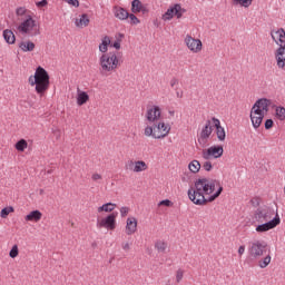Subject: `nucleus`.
<instances>
[{
	"mask_svg": "<svg viewBox=\"0 0 285 285\" xmlns=\"http://www.w3.org/2000/svg\"><path fill=\"white\" fill-rule=\"evenodd\" d=\"M185 43L187 46V48H189L191 50V52H199L202 50V40L199 39H195L190 36H187L185 38Z\"/></svg>",
	"mask_w": 285,
	"mask_h": 285,
	"instance_id": "nucleus-15",
	"label": "nucleus"
},
{
	"mask_svg": "<svg viewBox=\"0 0 285 285\" xmlns=\"http://www.w3.org/2000/svg\"><path fill=\"white\" fill-rule=\"evenodd\" d=\"M110 45V37L105 36L99 45V51L106 55L108 52V46Z\"/></svg>",
	"mask_w": 285,
	"mask_h": 285,
	"instance_id": "nucleus-27",
	"label": "nucleus"
},
{
	"mask_svg": "<svg viewBox=\"0 0 285 285\" xmlns=\"http://www.w3.org/2000/svg\"><path fill=\"white\" fill-rule=\"evenodd\" d=\"M112 48H115L116 50H120L121 49V39H117L112 45Z\"/></svg>",
	"mask_w": 285,
	"mask_h": 285,
	"instance_id": "nucleus-47",
	"label": "nucleus"
},
{
	"mask_svg": "<svg viewBox=\"0 0 285 285\" xmlns=\"http://www.w3.org/2000/svg\"><path fill=\"white\" fill-rule=\"evenodd\" d=\"M215 186H219V180L213 178H198L194 183V187H190L187 195L196 206H206L210 200L206 198V195H213L215 193Z\"/></svg>",
	"mask_w": 285,
	"mask_h": 285,
	"instance_id": "nucleus-1",
	"label": "nucleus"
},
{
	"mask_svg": "<svg viewBox=\"0 0 285 285\" xmlns=\"http://www.w3.org/2000/svg\"><path fill=\"white\" fill-rule=\"evenodd\" d=\"M155 248L158 250V253H166V248H168V244L164 240H157L155 243Z\"/></svg>",
	"mask_w": 285,
	"mask_h": 285,
	"instance_id": "nucleus-33",
	"label": "nucleus"
},
{
	"mask_svg": "<svg viewBox=\"0 0 285 285\" xmlns=\"http://www.w3.org/2000/svg\"><path fill=\"white\" fill-rule=\"evenodd\" d=\"M10 213H14V207H12V206L4 207V208H2V210L0 213V217H2V219H6V217H8V215H10Z\"/></svg>",
	"mask_w": 285,
	"mask_h": 285,
	"instance_id": "nucleus-37",
	"label": "nucleus"
},
{
	"mask_svg": "<svg viewBox=\"0 0 285 285\" xmlns=\"http://www.w3.org/2000/svg\"><path fill=\"white\" fill-rule=\"evenodd\" d=\"M124 250H130V244L126 243L122 245Z\"/></svg>",
	"mask_w": 285,
	"mask_h": 285,
	"instance_id": "nucleus-54",
	"label": "nucleus"
},
{
	"mask_svg": "<svg viewBox=\"0 0 285 285\" xmlns=\"http://www.w3.org/2000/svg\"><path fill=\"white\" fill-rule=\"evenodd\" d=\"M135 233H137V218H127L126 234L135 235Z\"/></svg>",
	"mask_w": 285,
	"mask_h": 285,
	"instance_id": "nucleus-21",
	"label": "nucleus"
},
{
	"mask_svg": "<svg viewBox=\"0 0 285 285\" xmlns=\"http://www.w3.org/2000/svg\"><path fill=\"white\" fill-rule=\"evenodd\" d=\"M127 168L134 170V173H144V170H148V165L144 160H137L136 163L129 160Z\"/></svg>",
	"mask_w": 285,
	"mask_h": 285,
	"instance_id": "nucleus-16",
	"label": "nucleus"
},
{
	"mask_svg": "<svg viewBox=\"0 0 285 285\" xmlns=\"http://www.w3.org/2000/svg\"><path fill=\"white\" fill-rule=\"evenodd\" d=\"M155 135H157V129H155V125L154 126H147L145 128V136L146 137H153L155 139Z\"/></svg>",
	"mask_w": 285,
	"mask_h": 285,
	"instance_id": "nucleus-35",
	"label": "nucleus"
},
{
	"mask_svg": "<svg viewBox=\"0 0 285 285\" xmlns=\"http://www.w3.org/2000/svg\"><path fill=\"white\" fill-rule=\"evenodd\" d=\"M14 148L19 153H23V150H26V148H28V141L26 139H20L16 142Z\"/></svg>",
	"mask_w": 285,
	"mask_h": 285,
	"instance_id": "nucleus-32",
	"label": "nucleus"
},
{
	"mask_svg": "<svg viewBox=\"0 0 285 285\" xmlns=\"http://www.w3.org/2000/svg\"><path fill=\"white\" fill-rule=\"evenodd\" d=\"M128 213H130V208L129 207H121L120 208V215L121 217H127Z\"/></svg>",
	"mask_w": 285,
	"mask_h": 285,
	"instance_id": "nucleus-45",
	"label": "nucleus"
},
{
	"mask_svg": "<svg viewBox=\"0 0 285 285\" xmlns=\"http://www.w3.org/2000/svg\"><path fill=\"white\" fill-rule=\"evenodd\" d=\"M88 23H90V18H88L87 13H82L80 19H76L77 28H86L88 27Z\"/></svg>",
	"mask_w": 285,
	"mask_h": 285,
	"instance_id": "nucleus-25",
	"label": "nucleus"
},
{
	"mask_svg": "<svg viewBox=\"0 0 285 285\" xmlns=\"http://www.w3.org/2000/svg\"><path fill=\"white\" fill-rule=\"evenodd\" d=\"M154 130H156V135L154 134L155 139H164L170 132V128L165 122L154 124Z\"/></svg>",
	"mask_w": 285,
	"mask_h": 285,
	"instance_id": "nucleus-13",
	"label": "nucleus"
},
{
	"mask_svg": "<svg viewBox=\"0 0 285 285\" xmlns=\"http://www.w3.org/2000/svg\"><path fill=\"white\" fill-rule=\"evenodd\" d=\"M236 6H242L243 8H250L253 6V0H234Z\"/></svg>",
	"mask_w": 285,
	"mask_h": 285,
	"instance_id": "nucleus-36",
	"label": "nucleus"
},
{
	"mask_svg": "<svg viewBox=\"0 0 285 285\" xmlns=\"http://www.w3.org/2000/svg\"><path fill=\"white\" fill-rule=\"evenodd\" d=\"M16 14H17L18 17H23V14H26V8L19 7V8L16 10Z\"/></svg>",
	"mask_w": 285,
	"mask_h": 285,
	"instance_id": "nucleus-46",
	"label": "nucleus"
},
{
	"mask_svg": "<svg viewBox=\"0 0 285 285\" xmlns=\"http://www.w3.org/2000/svg\"><path fill=\"white\" fill-rule=\"evenodd\" d=\"M37 8H46L48 6V0H41L36 3Z\"/></svg>",
	"mask_w": 285,
	"mask_h": 285,
	"instance_id": "nucleus-50",
	"label": "nucleus"
},
{
	"mask_svg": "<svg viewBox=\"0 0 285 285\" xmlns=\"http://www.w3.org/2000/svg\"><path fill=\"white\" fill-rule=\"evenodd\" d=\"M218 187V189L215 191V194L210 195L207 198V202L213 203L215 202V199H217V197H219V195H222V193H224V187L222 186V183H219V185H216Z\"/></svg>",
	"mask_w": 285,
	"mask_h": 285,
	"instance_id": "nucleus-31",
	"label": "nucleus"
},
{
	"mask_svg": "<svg viewBox=\"0 0 285 285\" xmlns=\"http://www.w3.org/2000/svg\"><path fill=\"white\" fill-rule=\"evenodd\" d=\"M95 246H97V244H96V243H94V244H92V247H95Z\"/></svg>",
	"mask_w": 285,
	"mask_h": 285,
	"instance_id": "nucleus-59",
	"label": "nucleus"
},
{
	"mask_svg": "<svg viewBox=\"0 0 285 285\" xmlns=\"http://www.w3.org/2000/svg\"><path fill=\"white\" fill-rule=\"evenodd\" d=\"M119 38H120V39H124V33H119Z\"/></svg>",
	"mask_w": 285,
	"mask_h": 285,
	"instance_id": "nucleus-58",
	"label": "nucleus"
},
{
	"mask_svg": "<svg viewBox=\"0 0 285 285\" xmlns=\"http://www.w3.org/2000/svg\"><path fill=\"white\" fill-rule=\"evenodd\" d=\"M210 120H206L205 126L203 127L200 131V136L198 138L199 144H206L208 141L210 135H213V126Z\"/></svg>",
	"mask_w": 285,
	"mask_h": 285,
	"instance_id": "nucleus-14",
	"label": "nucleus"
},
{
	"mask_svg": "<svg viewBox=\"0 0 285 285\" xmlns=\"http://www.w3.org/2000/svg\"><path fill=\"white\" fill-rule=\"evenodd\" d=\"M212 121L214 124V128H216V135L218 141H226V130L224 127H222V122L216 117L212 118Z\"/></svg>",
	"mask_w": 285,
	"mask_h": 285,
	"instance_id": "nucleus-17",
	"label": "nucleus"
},
{
	"mask_svg": "<svg viewBox=\"0 0 285 285\" xmlns=\"http://www.w3.org/2000/svg\"><path fill=\"white\" fill-rule=\"evenodd\" d=\"M18 48H20L22 52H32V50L36 48V45L32 41H21L19 42Z\"/></svg>",
	"mask_w": 285,
	"mask_h": 285,
	"instance_id": "nucleus-23",
	"label": "nucleus"
},
{
	"mask_svg": "<svg viewBox=\"0 0 285 285\" xmlns=\"http://www.w3.org/2000/svg\"><path fill=\"white\" fill-rule=\"evenodd\" d=\"M30 86H36V92L43 97L50 88V75L41 66L37 67L33 76L29 77Z\"/></svg>",
	"mask_w": 285,
	"mask_h": 285,
	"instance_id": "nucleus-2",
	"label": "nucleus"
},
{
	"mask_svg": "<svg viewBox=\"0 0 285 285\" xmlns=\"http://www.w3.org/2000/svg\"><path fill=\"white\" fill-rule=\"evenodd\" d=\"M224 155V146L222 145H214L209 147L206 151H203V157L205 159H210L212 157L214 159H219V157H223Z\"/></svg>",
	"mask_w": 285,
	"mask_h": 285,
	"instance_id": "nucleus-12",
	"label": "nucleus"
},
{
	"mask_svg": "<svg viewBox=\"0 0 285 285\" xmlns=\"http://www.w3.org/2000/svg\"><path fill=\"white\" fill-rule=\"evenodd\" d=\"M140 12H142V14H146L148 12V9H146V7L142 6V10Z\"/></svg>",
	"mask_w": 285,
	"mask_h": 285,
	"instance_id": "nucleus-56",
	"label": "nucleus"
},
{
	"mask_svg": "<svg viewBox=\"0 0 285 285\" xmlns=\"http://www.w3.org/2000/svg\"><path fill=\"white\" fill-rule=\"evenodd\" d=\"M250 204L254 208H258L261 202H259V197H254L250 199Z\"/></svg>",
	"mask_w": 285,
	"mask_h": 285,
	"instance_id": "nucleus-44",
	"label": "nucleus"
},
{
	"mask_svg": "<svg viewBox=\"0 0 285 285\" xmlns=\"http://www.w3.org/2000/svg\"><path fill=\"white\" fill-rule=\"evenodd\" d=\"M117 215L119 213L112 212L101 220H97V227L98 228H107V230H115L117 228Z\"/></svg>",
	"mask_w": 285,
	"mask_h": 285,
	"instance_id": "nucleus-7",
	"label": "nucleus"
},
{
	"mask_svg": "<svg viewBox=\"0 0 285 285\" xmlns=\"http://www.w3.org/2000/svg\"><path fill=\"white\" fill-rule=\"evenodd\" d=\"M117 205L112 203H106L102 206L98 207V213H112Z\"/></svg>",
	"mask_w": 285,
	"mask_h": 285,
	"instance_id": "nucleus-28",
	"label": "nucleus"
},
{
	"mask_svg": "<svg viewBox=\"0 0 285 285\" xmlns=\"http://www.w3.org/2000/svg\"><path fill=\"white\" fill-rule=\"evenodd\" d=\"M275 114H276L277 119H279V121L285 120V108L284 107H282V106L276 107Z\"/></svg>",
	"mask_w": 285,
	"mask_h": 285,
	"instance_id": "nucleus-34",
	"label": "nucleus"
},
{
	"mask_svg": "<svg viewBox=\"0 0 285 285\" xmlns=\"http://www.w3.org/2000/svg\"><path fill=\"white\" fill-rule=\"evenodd\" d=\"M19 256V247L17 245H13L10 253H9V257H11V259H14V257Z\"/></svg>",
	"mask_w": 285,
	"mask_h": 285,
	"instance_id": "nucleus-40",
	"label": "nucleus"
},
{
	"mask_svg": "<svg viewBox=\"0 0 285 285\" xmlns=\"http://www.w3.org/2000/svg\"><path fill=\"white\" fill-rule=\"evenodd\" d=\"M186 12V9L181 8V4L177 3L170 7L165 14H163L164 21H170L173 17H177V19H181Z\"/></svg>",
	"mask_w": 285,
	"mask_h": 285,
	"instance_id": "nucleus-10",
	"label": "nucleus"
},
{
	"mask_svg": "<svg viewBox=\"0 0 285 285\" xmlns=\"http://www.w3.org/2000/svg\"><path fill=\"white\" fill-rule=\"evenodd\" d=\"M128 19L131 26H137L141 23V21L139 20V18H137V16H135V13H129Z\"/></svg>",
	"mask_w": 285,
	"mask_h": 285,
	"instance_id": "nucleus-38",
	"label": "nucleus"
},
{
	"mask_svg": "<svg viewBox=\"0 0 285 285\" xmlns=\"http://www.w3.org/2000/svg\"><path fill=\"white\" fill-rule=\"evenodd\" d=\"M41 217H43V214L39 212V209L32 210L29 213L24 219L26 222H41Z\"/></svg>",
	"mask_w": 285,
	"mask_h": 285,
	"instance_id": "nucleus-22",
	"label": "nucleus"
},
{
	"mask_svg": "<svg viewBox=\"0 0 285 285\" xmlns=\"http://www.w3.org/2000/svg\"><path fill=\"white\" fill-rule=\"evenodd\" d=\"M89 100H90V96H88V92L86 91H80L77 96V104L79 106H83L88 104Z\"/></svg>",
	"mask_w": 285,
	"mask_h": 285,
	"instance_id": "nucleus-26",
	"label": "nucleus"
},
{
	"mask_svg": "<svg viewBox=\"0 0 285 285\" xmlns=\"http://www.w3.org/2000/svg\"><path fill=\"white\" fill-rule=\"evenodd\" d=\"M2 37L9 46H14V43H17V36H14V32L10 29L3 30Z\"/></svg>",
	"mask_w": 285,
	"mask_h": 285,
	"instance_id": "nucleus-20",
	"label": "nucleus"
},
{
	"mask_svg": "<svg viewBox=\"0 0 285 285\" xmlns=\"http://www.w3.org/2000/svg\"><path fill=\"white\" fill-rule=\"evenodd\" d=\"M245 252H246V246L240 245L238 248V255H244Z\"/></svg>",
	"mask_w": 285,
	"mask_h": 285,
	"instance_id": "nucleus-53",
	"label": "nucleus"
},
{
	"mask_svg": "<svg viewBox=\"0 0 285 285\" xmlns=\"http://www.w3.org/2000/svg\"><path fill=\"white\" fill-rule=\"evenodd\" d=\"M181 279H184V272L181 269H178L177 271V274H176V282H181Z\"/></svg>",
	"mask_w": 285,
	"mask_h": 285,
	"instance_id": "nucleus-48",
	"label": "nucleus"
},
{
	"mask_svg": "<svg viewBox=\"0 0 285 285\" xmlns=\"http://www.w3.org/2000/svg\"><path fill=\"white\" fill-rule=\"evenodd\" d=\"M273 126H275V121H273V119L269 118L265 121V130H271Z\"/></svg>",
	"mask_w": 285,
	"mask_h": 285,
	"instance_id": "nucleus-41",
	"label": "nucleus"
},
{
	"mask_svg": "<svg viewBox=\"0 0 285 285\" xmlns=\"http://www.w3.org/2000/svg\"><path fill=\"white\" fill-rule=\"evenodd\" d=\"M203 168H204V170H206L207 173H210V170H213V163H210V161H205V163L203 164Z\"/></svg>",
	"mask_w": 285,
	"mask_h": 285,
	"instance_id": "nucleus-42",
	"label": "nucleus"
},
{
	"mask_svg": "<svg viewBox=\"0 0 285 285\" xmlns=\"http://www.w3.org/2000/svg\"><path fill=\"white\" fill-rule=\"evenodd\" d=\"M147 121L150 124L158 121V119L161 117V109L159 106H154L153 108H149L147 110Z\"/></svg>",
	"mask_w": 285,
	"mask_h": 285,
	"instance_id": "nucleus-18",
	"label": "nucleus"
},
{
	"mask_svg": "<svg viewBox=\"0 0 285 285\" xmlns=\"http://www.w3.org/2000/svg\"><path fill=\"white\" fill-rule=\"evenodd\" d=\"M268 264H271V255H267L265 258H263L258 262L259 268H266V266H268Z\"/></svg>",
	"mask_w": 285,
	"mask_h": 285,
	"instance_id": "nucleus-39",
	"label": "nucleus"
},
{
	"mask_svg": "<svg viewBox=\"0 0 285 285\" xmlns=\"http://www.w3.org/2000/svg\"><path fill=\"white\" fill-rule=\"evenodd\" d=\"M91 179H92L94 181H99V179H101V175H100V174H94V175L91 176Z\"/></svg>",
	"mask_w": 285,
	"mask_h": 285,
	"instance_id": "nucleus-52",
	"label": "nucleus"
},
{
	"mask_svg": "<svg viewBox=\"0 0 285 285\" xmlns=\"http://www.w3.org/2000/svg\"><path fill=\"white\" fill-rule=\"evenodd\" d=\"M188 168L190 173H194V175H196V173H199V170H202V164L199 163V160H191L188 165Z\"/></svg>",
	"mask_w": 285,
	"mask_h": 285,
	"instance_id": "nucleus-29",
	"label": "nucleus"
},
{
	"mask_svg": "<svg viewBox=\"0 0 285 285\" xmlns=\"http://www.w3.org/2000/svg\"><path fill=\"white\" fill-rule=\"evenodd\" d=\"M277 215V212L271 207H259L254 212V219L258 224L266 222H273V216Z\"/></svg>",
	"mask_w": 285,
	"mask_h": 285,
	"instance_id": "nucleus-6",
	"label": "nucleus"
},
{
	"mask_svg": "<svg viewBox=\"0 0 285 285\" xmlns=\"http://www.w3.org/2000/svg\"><path fill=\"white\" fill-rule=\"evenodd\" d=\"M112 12L114 17H116V19H119V21H126V19L130 17V13L128 12V10L124 9V7L115 6Z\"/></svg>",
	"mask_w": 285,
	"mask_h": 285,
	"instance_id": "nucleus-19",
	"label": "nucleus"
},
{
	"mask_svg": "<svg viewBox=\"0 0 285 285\" xmlns=\"http://www.w3.org/2000/svg\"><path fill=\"white\" fill-rule=\"evenodd\" d=\"M271 104V99L261 98L254 104L252 112H254V115H264V112H268Z\"/></svg>",
	"mask_w": 285,
	"mask_h": 285,
	"instance_id": "nucleus-11",
	"label": "nucleus"
},
{
	"mask_svg": "<svg viewBox=\"0 0 285 285\" xmlns=\"http://www.w3.org/2000/svg\"><path fill=\"white\" fill-rule=\"evenodd\" d=\"M158 206H166L167 208H170V206H173V203L170 202V199H164L158 203Z\"/></svg>",
	"mask_w": 285,
	"mask_h": 285,
	"instance_id": "nucleus-43",
	"label": "nucleus"
},
{
	"mask_svg": "<svg viewBox=\"0 0 285 285\" xmlns=\"http://www.w3.org/2000/svg\"><path fill=\"white\" fill-rule=\"evenodd\" d=\"M142 6H144V4L141 3L140 0H134V1L131 2V12H132L134 14H137V13L141 12Z\"/></svg>",
	"mask_w": 285,
	"mask_h": 285,
	"instance_id": "nucleus-30",
	"label": "nucleus"
},
{
	"mask_svg": "<svg viewBox=\"0 0 285 285\" xmlns=\"http://www.w3.org/2000/svg\"><path fill=\"white\" fill-rule=\"evenodd\" d=\"M178 85H179V79L173 78V79L170 80V87H171V88H175V86H178Z\"/></svg>",
	"mask_w": 285,
	"mask_h": 285,
	"instance_id": "nucleus-51",
	"label": "nucleus"
},
{
	"mask_svg": "<svg viewBox=\"0 0 285 285\" xmlns=\"http://www.w3.org/2000/svg\"><path fill=\"white\" fill-rule=\"evenodd\" d=\"M18 30L22 35H30V37L41 35V31L37 28V22L32 19V16H28V18L19 24Z\"/></svg>",
	"mask_w": 285,
	"mask_h": 285,
	"instance_id": "nucleus-5",
	"label": "nucleus"
},
{
	"mask_svg": "<svg viewBox=\"0 0 285 285\" xmlns=\"http://www.w3.org/2000/svg\"><path fill=\"white\" fill-rule=\"evenodd\" d=\"M176 97H177L178 99H181V97H184V92L179 94V91H177V92H176Z\"/></svg>",
	"mask_w": 285,
	"mask_h": 285,
	"instance_id": "nucleus-55",
	"label": "nucleus"
},
{
	"mask_svg": "<svg viewBox=\"0 0 285 285\" xmlns=\"http://www.w3.org/2000/svg\"><path fill=\"white\" fill-rule=\"evenodd\" d=\"M100 72H112V70H117L121 62H119V56L117 52L102 53L99 59Z\"/></svg>",
	"mask_w": 285,
	"mask_h": 285,
	"instance_id": "nucleus-4",
	"label": "nucleus"
},
{
	"mask_svg": "<svg viewBox=\"0 0 285 285\" xmlns=\"http://www.w3.org/2000/svg\"><path fill=\"white\" fill-rule=\"evenodd\" d=\"M69 6H73V8H79V0H65Z\"/></svg>",
	"mask_w": 285,
	"mask_h": 285,
	"instance_id": "nucleus-49",
	"label": "nucleus"
},
{
	"mask_svg": "<svg viewBox=\"0 0 285 285\" xmlns=\"http://www.w3.org/2000/svg\"><path fill=\"white\" fill-rule=\"evenodd\" d=\"M266 246H268V244H266L265 242L262 243L259 240H256L252 243L248 248L250 257H253L254 259L262 257L264 253H266Z\"/></svg>",
	"mask_w": 285,
	"mask_h": 285,
	"instance_id": "nucleus-9",
	"label": "nucleus"
},
{
	"mask_svg": "<svg viewBox=\"0 0 285 285\" xmlns=\"http://www.w3.org/2000/svg\"><path fill=\"white\" fill-rule=\"evenodd\" d=\"M282 224V218H279V214L277 213L273 217L272 220H268L266 223H259L258 226H256V233H268V230H273V228H277Z\"/></svg>",
	"mask_w": 285,
	"mask_h": 285,
	"instance_id": "nucleus-8",
	"label": "nucleus"
},
{
	"mask_svg": "<svg viewBox=\"0 0 285 285\" xmlns=\"http://www.w3.org/2000/svg\"><path fill=\"white\" fill-rule=\"evenodd\" d=\"M271 37L273 41H275L276 46H278L277 50L275 51V59L278 68L284 70L285 68V41H284V33H282V28L273 29L271 31Z\"/></svg>",
	"mask_w": 285,
	"mask_h": 285,
	"instance_id": "nucleus-3",
	"label": "nucleus"
},
{
	"mask_svg": "<svg viewBox=\"0 0 285 285\" xmlns=\"http://www.w3.org/2000/svg\"><path fill=\"white\" fill-rule=\"evenodd\" d=\"M257 116H253V111H250V120L255 129L262 126V121H264V114H255Z\"/></svg>",
	"mask_w": 285,
	"mask_h": 285,
	"instance_id": "nucleus-24",
	"label": "nucleus"
},
{
	"mask_svg": "<svg viewBox=\"0 0 285 285\" xmlns=\"http://www.w3.org/2000/svg\"><path fill=\"white\" fill-rule=\"evenodd\" d=\"M169 115H170L171 117H175V111H169Z\"/></svg>",
	"mask_w": 285,
	"mask_h": 285,
	"instance_id": "nucleus-57",
	"label": "nucleus"
}]
</instances>
